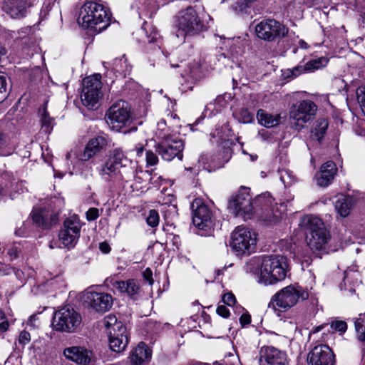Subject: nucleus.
<instances>
[{
    "label": "nucleus",
    "instance_id": "2f4dec72",
    "mask_svg": "<svg viewBox=\"0 0 365 365\" xmlns=\"http://www.w3.org/2000/svg\"><path fill=\"white\" fill-rule=\"evenodd\" d=\"M258 123L267 128H272L278 125L281 123L280 114L268 113L262 109H259L257 113Z\"/></svg>",
    "mask_w": 365,
    "mask_h": 365
},
{
    "label": "nucleus",
    "instance_id": "20e7f679",
    "mask_svg": "<svg viewBox=\"0 0 365 365\" xmlns=\"http://www.w3.org/2000/svg\"><path fill=\"white\" fill-rule=\"evenodd\" d=\"M78 21L83 27L101 31L110 24V14L103 5L88 1L81 8Z\"/></svg>",
    "mask_w": 365,
    "mask_h": 365
},
{
    "label": "nucleus",
    "instance_id": "7c9ffc66",
    "mask_svg": "<svg viewBox=\"0 0 365 365\" xmlns=\"http://www.w3.org/2000/svg\"><path fill=\"white\" fill-rule=\"evenodd\" d=\"M328 63V59L324 57L313 59L308 61L304 66H298L293 69V75L297 76L306 71H313L314 70L326 66Z\"/></svg>",
    "mask_w": 365,
    "mask_h": 365
},
{
    "label": "nucleus",
    "instance_id": "dca6fc26",
    "mask_svg": "<svg viewBox=\"0 0 365 365\" xmlns=\"http://www.w3.org/2000/svg\"><path fill=\"white\" fill-rule=\"evenodd\" d=\"M81 223L76 216L68 218L59 232V240L67 247H73L77 242L81 230Z\"/></svg>",
    "mask_w": 365,
    "mask_h": 365
},
{
    "label": "nucleus",
    "instance_id": "0e129e2a",
    "mask_svg": "<svg viewBox=\"0 0 365 365\" xmlns=\"http://www.w3.org/2000/svg\"><path fill=\"white\" fill-rule=\"evenodd\" d=\"M5 319V314L2 312L1 309H0V320H4Z\"/></svg>",
    "mask_w": 365,
    "mask_h": 365
},
{
    "label": "nucleus",
    "instance_id": "c85d7f7f",
    "mask_svg": "<svg viewBox=\"0 0 365 365\" xmlns=\"http://www.w3.org/2000/svg\"><path fill=\"white\" fill-rule=\"evenodd\" d=\"M361 283L360 273L354 268H348L344 272V282L341 287V289L344 287L345 290L353 294L355 292V288L359 287Z\"/></svg>",
    "mask_w": 365,
    "mask_h": 365
},
{
    "label": "nucleus",
    "instance_id": "a211bd4d",
    "mask_svg": "<svg viewBox=\"0 0 365 365\" xmlns=\"http://www.w3.org/2000/svg\"><path fill=\"white\" fill-rule=\"evenodd\" d=\"M307 361L309 365H336L333 351L325 344L312 349L308 354Z\"/></svg>",
    "mask_w": 365,
    "mask_h": 365
},
{
    "label": "nucleus",
    "instance_id": "603ef678",
    "mask_svg": "<svg viewBox=\"0 0 365 365\" xmlns=\"http://www.w3.org/2000/svg\"><path fill=\"white\" fill-rule=\"evenodd\" d=\"M143 276L145 280H146L150 285L153 284V279L152 278L153 272L150 268H147L143 273Z\"/></svg>",
    "mask_w": 365,
    "mask_h": 365
},
{
    "label": "nucleus",
    "instance_id": "e433bc0d",
    "mask_svg": "<svg viewBox=\"0 0 365 365\" xmlns=\"http://www.w3.org/2000/svg\"><path fill=\"white\" fill-rule=\"evenodd\" d=\"M39 113L42 128L45 132H49L53 128V118L49 116L46 107L40 109Z\"/></svg>",
    "mask_w": 365,
    "mask_h": 365
},
{
    "label": "nucleus",
    "instance_id": "6ab92c4d",
    "mask_svg": "<svg viewBox=\"0 0 365 365\" xmlns=\"http://www.w3.org/2000/svg\"><path fill=\"white\" fill-rule=\"evenodd\" d=\"M64 356L80 365H90L96 360L92 350L82 346H72L63 349Z\"/></svg>",
    "mask_w": 365,
    "mask_h": 365
},
{
    "label": "nucleus",
    "instance_id": "473e14b6",
    "mask_svg": "<svg viewBox=\"0 0 365 365\" xmlns=\"http://www.w3.org/2000/svg\"><path fill=\"white\" fill-rule=\"evenodd\" d=\"M354 205V200L349 196L341 195L336 200L334 207L341 217H346Z\"/></svg>",
    "mask_w": 365,
    "mask_h": 365
},
{
    "label": "nucleus",
    "instance_id": "72a5a7b5",
    "mask_svg": "<svg viewBox=\"0 0 365 365\" xmlns=\"http://www.w3.org/2000/svg\"><path fill=\"white\" fill-rule=\"evenodd\" d=\"M103 324L107 330L108 334H110V331H112V332L126 331V327L121 322H118L116 317L113 314H108L105 317Z\"/></svg>",
    "mask_w": 365,
    "mask_h": 365
},
{
    "label": "nucleus",
    "instance_id": "b1692460",
    "mask_svg": "<svg viewBox=\"0 0 365 365\" xmlns=\"http://www.w3.org/2000/svg\"><path fill=\"white\" fill-rule=\"evenodd\" d=\"M105 284L108 287L116 289L120 293H126L130 297L135 296L140 289L138 283L134 279H128L125 282L118 281L112 277L106 279Z\"/></svg>",
    "mask_w": 365,
    "mask_h": 365
},
{
    "label": "nucleus",
    "instance_id": "8fccbe9b",
    "mask_svg": "<svg viewBox=\"0 0 365 365\" xmlns=\"http://www.w3.org/2000/svg\"><path fill=\"white\" fill-rule=\"evenodd\" d=\"M250 322L251 317L247 312L242 314L240 317V323L242 327L249 324Z\"/></svg>",
    "mask_w": 365,
    "mask_h": 365
},
{
    "label": "nucleus",
    "instance_id": "f3484780",
    "mask_svg": "<svg viewBox=\"0 0 365 365\" xmlns=\"http://www.w3.org/2000/svg\"><path fill=\"white\" fill-rule=\"evenodd\" d=\"M287 354L272 346H262L259 351V365H286Z\"/></svg>",
    "mask_w": 365,
    "mask_h": 365
},
{
    "label": "nucleus",
    "instance_id": "f8f14e48",
    "mask_svg": "<svg viewBox=\"0 0 365 365\" xmlns=\"http://www.w3.org/2000/svg\"><path fill=\"white\" fill-rule=\"evenodd\" d=\"M101 75L95 74L85 78L83 81L81 101L88 109H96L98 107L101 96Z\"/></svg>",
    "mask_w": 365,
    "mask_h": 365
},
{
    "label": "nucleus",
    "instance_id": "a18cd8bd",
    "mask_svg": "<svg viewBox=\"0 0 365 365\" xmlns=\"http://www.w3.org/2000/svg\"><path fill=\"white\" fill-rule=\"evenodd\" d=\"M222 302L227 305L232 307L235 304L236 299L232 293L228 292L223 295Z\"/></svg>",
    "mask_w": 365,
    "mask_h": 365
},
{
    "label": "nucleus",
    "instance_id": "4468645a",
    "mask_svg": "<svg viewBox=\"0 0 365 365\" xmlns=\"http://www.w3.org/2000/svg\"><path fill=\"white\" fill-rule=\"evenodd\" d=\"M228 209L236 217H242L245 220L253 214L252 198L246 188L240 190L229 201Z\"/></svg>",
    "mask_w": 365,
    "mask_h": 365
},
{
    "label": "nucleus",
    "instance_id": "c9c22d12",
    "mask_svg": "<svg viewBox=\"0 0 365 365\" xmlns=\"http://www.w3.org/2000/svg\"><path fill=\"white\" fill-rule=\"evenodd\" d=\"M329 123L325 118H319L314 123L312 133V136L320 141L326 133Z\"/></svg>",
    "mask_w": 365,
    "mask_h": 365
},
{
    "label": "nucleus",
    "instance_id": "052dcab7",
    "mask_svg": "<svg viewBox=\"0 0 365 365\" xmlns=\"http://www.w3.org/2000/svg\"><path fill=\"white\" fill-rule=\"evenodd\" d=\"M299 45L302 48L307 49L308 48V44L304 40H300L299 41Z\"/></svg>",
    "mask_w": 365,
    "mask_h": 365
},
{
    "label": "nucleus",
    "instance_id": "864d4df0",
    "mask_svg": "<svg viewBox=\"0 0 365 365\" xmlns=\"http://www.w3.org/2000/svg\"><path fill=\"white\" fill-rule=\"evenodd\" d=\"M99 248L100 250L104 254H107L110 251V247L106 242L100 243Z\"/></svg>",
    "mask_w": 365,
    "mask_h": 365
},
{
    "label": "nucleus",
    "instance_id": "ddd939ff",
    "mask_svg": "<svg viewBox=\"0 0 365 365\" xmlns=\"http://www.w3.org/2000/svg\"><path fill=\"white\" fill-rule=\"evenodd\" d=\"M288 31L289 29L286 26L273 19H264L255 26L257 36L267 41H274L284 38Z\"/></svg>",
    "mask_w": 365,
    "mask_h": 365
},
{
    "label": "nucleus",
    "instance_id": "423d86ee",
    "mask_svg": "<svg viewBox=\"0 0 365 365\" xmlns=\"http://www.w3.org/2000/svg\"><path fill=\"white\" fill-rule=\"evenodd\" d=\"M108 126L115 131L128 133L131 130L126 129L132 123L130 108L124 101L113 103L106 114Z\"/></svg>",
    "mask_w": 365,
    "mask_h": 365
},
{
    "label": "nucleus",
    "instance_id": "f03ea898",
    "mask_svg": "<svg viewBox=\"0 0 365 365\" xmlns=\"http://www.w3.org/2000/svg\"><path fill=\"white\" fill-rule=\"evenodd\" d=\"M127 163H131L123 150L115 148L110 152L106 160L97 168V172L106 182L128 180L135 178L136 171L134 168L128 166Z\"/></svg>",
    "mask_w": 365,
    "mask_h": 365
},
{
    "label": "nucleus",
    "instance_id": "bb28decb",
    "mask_svg": "<svg viewBox=\"0 0 365 365\" xmlns=\"http://www.w3.org/2000/svg\"><path fill=\"white\" fill-rule=\"evenodd\" d=\"M336 173V167L334 162L328 161L321 167L320 172L316 175L317 185L321 187L328 186Z\"/></svg>",
    "mask_w": 365,
    "mask_h": 365
},
{
    "label": "nucleus",
    "instance_id": "79ce46f5",
    "mask_svg": "<svg viewBox=\"0 0 365 365\" xmlns=\"http://www.w3.org/2000/svg\"><path fill=\"white\" fill-rule=\"evenodd\" d=\"M331 328L336 331H339L341 334L344 333L347 329L346 323L344 321H334L331 324Z\"/></svg>",
    "mask_w": 365,
    "mask_h": 365
},
{
    "label": "nucleus",
    "instance_id": "a878e982",
    "mask_svg": "<svg viewBox=\"0 0 365 365\" xmlns=\"http://www.w3.org/2000/svg\"><path fill=\"white\" fill-rule=\"evenodd\" d=\"M31 216L33 222L43 229H48L58 222V216L46 210L34 209Z\"/></svg>",
    "mask_w": 365,
    "mask_h": 365
},
{
    "label": "nucleus",
    "instance_id": "0eeeda50",
    "mask_svg": "<svg viewBox=\"0 0 365 365\" xmlns=\"http://www.w3.org/2000/svg\"><path fill=\"white\" fill-rule=\"evenodd\" d=\"M257 234L244 226L237 227L231 235L230 247L237 255H250L255 250Z\"/></svg>",
    "mask_w": 365,
    "mask_h": 365
},
{
    "label": "nucleus",
    "instance_id": "3c124183",
    "mask_svg": "<svg viewBox=\"0 0 365 365\" xmlns=\"http://www.w3.org/2000/svg\"><path fill=\"white\" fill-rule=\"evenodd\" d=\"M157 128H158V130L159 131L158 133H157L158 135V137L159 138L160 135L161 136H163V135H167L164 131L166 128V123H165V120L162 119L160 120L158 124H157Z\"/></svg>",
    "mask_w": 365,
    "mask_h": 365
},
{
    "label": "nucleus",
    "instance_id": "58836bf2",
    "mask_svg": "<svg viewBox=\"0 0 365 365\" xmlns=\"http://www.w3.org/2000/svg\"><path fill=\"white\" fill-rule=\"evenodd\" d=\"M235 115L239 122L242 123H249L253 120L252 113L247 108H242Z\"/></svg>",
    "mask_w": 365,
    "mask_h": 365
},
{
    "label": "nucleus",
    "instance_id": "5701e85b",
    "mask_svg": "<svg viewBox=\"0 0 365 365\" xmlns=\"http://www.w3.org/2000/svg\"><path fill=\"white\" fill-rule=\"evenodd\" d=\"M171 66L183 68L180 75L185 79V83H187V88L190 89H192V85L200 81L202 76L200 64L197 61H193L187 64L181 62L180 65L172 64Z\"/></svg>",
    "mask_w": 365,
    "mask_h": 365
},
{
    "label": "nucleus",
    "instance_id": "09e8293b",
    "mask_svg": "<svg viewBox=\"0 0 365 365\" xmlns=\"http://www.w3.org/2000/svg\"><path fill=\"white\" fill-rule=\"evenodd\" d=\"M217 313L224 318H227L230 315V311L225 305H219L217 308Z\"/></svg>",
    "mask_w": 365,
    "mask_h": 365
},
{
    "label": "nucleus",
    "instance_id": "680f3d73",
    "mask_svg": "<svg viewBox=\"0 0 365 365\" xmlns=\"http://www.w3.org/2000/svg\"><path fill=\"white\" fill-rule=\"evenodd\" d=\"M31 31V28H25L24 29H22L20 32H19V35H20V38L24 39V36H21V33L22 34H26V33H29V31Z\"/></svg>",
    "mask_w": 365,
    "mask_h": 365
},
{
    "label": "nucleus",
    "instance_id": "2eb2a0df",
    "mask_svg": "<svg viewBox=\"0 0 365 365\" xmlns=\"http://www.w3.org/2000/svg\"><path fill=\"white\" fill-rule=\"evenodd\" d=\"M192 222L199 230L210 232L214 226L211 212L200 198H196L191 205Z\"/></svg>",
    "mask_w": 365,
    "mask_h": 365
},
{
    "label": "nucleus",
    "instance_id": "c756f323",
    "mask_svg": "<svg viewBox=\"0 0 365 365\" xmlns=\"http://www.w3.org/2000/svg\"><path fill=\"white\" fill-rule=\"evenodd\" d=\"M109 346L115 352H120L125 349L128 344L127 330L125 331H110L108 334Z\"/></svg>",
    "mask_w": 365,
    "mask_h": 365
},
{
    "label": "nucleus",
    "instance_id": "39448f33",
    "mask_svg": "<svg viewBox=\"0 0 365 365\" xmlns=\"http://www.w3.org/2000/svg\"><path fill=\"white\" fill-rule=\"evenodd\" d=\"M308 297L309 292L307 289L297 284H290L281 289L272 297L269 307L275 311L286 312L299 301L306 300Z\"/></svg>",
    "mask_w": 365,
    "mask_h": 365
},
{
    "label": "nucleus",
    "instance_id": "6e6d98bb",
    "mask_svg": "<svg viewBox=\"0 0 365 365\" xmlns=\"http://www.w3.org/2000/svg\"><path fill=\"white\" fill-rule=\"evenodd\" d=\"M225 96H226V94L224 96H218L215 99V103L220 104L221 106H224L225 105V103L224 102L225 99Z\"/></svg>",
    "mask_w": 365,
    "mask_h": 365
},
{
    "label": "nucleus",
    "instance_id": "7ed1b4c3",
    "mask_svg": "<svg viewBox=\"0 0 365 365\" xmlns=\"http://www.w3.org/2000/svg\"><path fill=\"white\" fill-rule=\"evenodd\" d=\"M307 227V242L313 253L320 256L328 253L329 242L331 240L329 232L326 228L323 221L317 216L309 215L305 218Z\"/></svg>",
    "mask_w": 365,
    "mask_h": 365
},
{
    "label": "nucleus",
    "instance_id": "aec40b11",
    "mask_svg": "<svg viewBox=\"0 0 365 365\" xmlns=\"http://www.w3.org/2000/svg\"><path fill=\"white\" fill-rule=\"evenodd\" d=\"M255 204L267 211V213L263 217V220L267 223L276 222L282 217V212L279 210L277 206L274 207V199L269 192L258 195L255 199Z\"/></svg>",
    "mask_w": 365,
    "mask_h": 365
},
{
    "label": "nucleus",
    "instance_id": "412c9836",
    "mask_svg": "<svg viewBox=\"0 0 365 365\" xmlns=\"http://www.w3.org/2000/svg\"><path fill=\"white\" fill-rule=\"evenodd\" d=\"M85 302L96 312H105L113 305V297L110 294L103 292H87Z\"/></svg>",
    "mask_w": 365,
    "mask_h": 365
},
{
    "label": "nucleus",
    "instance_id": "774afa93",
    "mask_svg": "<svg viewBox=\"0 0 365 365\" xmlns=\"http://www.w3.org/2000/svg\"><path fill=\"white\" fill-rule=\"evenodd\" d=\"M2 143V135L0 133V145Z\"/></svg>",
    "mask_w": 365,
    "mask_h": 365
},
{
    "label": "nucleus",
    "instance_id": "e2e57ef3",
    "mask_svg": "<svg viewBox=\"0 0 365 365\" xmlns=\"http://www.w3.org/2000/svg\"><path fill=\"white\" fill-rule=\"evenodd\" d=\"M6 54V49L0 43V56Z\"/></svg>",
    "mask_w": 365,
    "mask_h": 365
},
{
    "label": "nucleus",
    "instance_id": "4be33fe9",
    "mask_svg": "<svg viewBox=\"0 0 365 365\" xmlns=\"http://www.w3.org/2000/svg\"><path fill=\"white\" fill-rule=\"evenodd\" d=\"M110 138L106 135H101L94 137L88 140L83 152L81 154V160L87 161L106 149L110 145Z\"/></svg>",
    "mask_w": 365,
    "mask_h": 365
},
{
    "label": "nucleus",
    "instance_id": "69168bd1",
    "mask_svg": "<svg viewBox=\"0 0 365 365\" xmlns=\"http://www.w3.org/2000/svg\"><path fill=\"white\" fill-rule=\"evenodd\" d=\"M103 66L105 68H108L110 66L109 63L103 62Z\"/></svg>",
    "mask_w": 365,
    "mask_h": 365
},
{
    "label": "nucleus",
    "instance_id": "cd10ccee",
    "mask_svg": "<svg viewBox=\"0 0 365 365\" xmlns=\"http://www.w3.org/2000/svg\"><path fill=\"white\" fill-rule=\"evenodd\" d=\"M151 350L145 343H140L130 354L131 365H142L151 359Z\"/></svg>",
    "mask_w": 365,
    "mask_h": 365
},
{
    "label": "nucleus",
    "instance_id": "49530a36",
    "mask_svg": "<svg viewBox=\"0 0 365 365\" xmlns=\"http://www.w3.org/2000/svg\"><path fill=\"white\" fill-rule=\"evenodd\" d=\"M99 216V210L98 208L91 207L86 212V218L88 221L96 220Z\"/></svg>",
    "mask_w": 365,
    "mask_h": 365
},
{
    "label": "nucleus",
    "instance_id": "c03bdc74",
    "mask_svg": "<svg viewBox=\"0 0 365 365\" xmlns=\"http://www.w3.org/2000/svg\"><path fill=\"white\" fill-rule=\"evenodd\" d=\"M280 180L284 186L289 185L292 181L291 173L288 170H282L280 172Z\"/></svg>",
    "mask_w": 365,
    "mask_h": 365
},
{
    "label": "nucleus",
    "instance_id": "9d476101",
    "mask_svg": "<svg viewBox=\"0 0 365 365\" xmlns=\"http://www.w3.org/2000/svg\"><path fill=\"white\" fill-rule=\"evenodd\" d=\"M317 111V105L311 100H302L292 105L289 118L295 129H302L305 124L313 120Z\"/></svg>",
    "mask_w": 365,
    "mask_h": 365
},
{
    "label": "nucleus",
    "instance_id": "4c0bfd02",
    "mask_svg": "<svg viewBox=\"0 0 365 365\" xmlns=\"http://www.w3.org/2000/svg\"><path fill=\"white\" fill-rule=\"evenodd\" d=\"M361 315L359 314V316ZM354 325L358 340L365 343V320L359 317L355 319Z\"/></svg>",
    "mask_w": 365,
    "mask_h": 365
},
{
    "label": "nucleus",
    "instance_id": "f257e3e1",
    "mask_svg": "<svg viewBox=\"0 0 365 365\" xmlns=\"http://www.w3.org/2000/svg\"><path fill=\"white\" fill-rule=\"evenodd\" d=\"M259 283L274 284L284 279L288 271L287 258L282 255L265 256L251 259L246 265Z\"/></svg>",
    "mask_w": 365,
    "mask_h": 365
},
{
    "label": "nucleus",
    "instance_id": "13d9d810",
    "mask_svg": "<svg viewBox=\"0 0 365 365\" xmlns=\"http://www.w3.org/2000/svg\"><path fill=\"white\" fill-rule=\"evenodd\" d=\"M135 151H136V155L138 156H141L143 153V146L142 145H139L136 146Z\"/></svg>",
    "mask_w": 365,
    "mask_h": 365
},
{
    "label": "nucleus",
    "instance_id": "f704fd0d",
    "mask_svg": "<svg viewBox=\"0 0 365 365\" xmlns=\"http://www.w3.org/2000/svg\"><path fill=\"white\" fill-rule=\"evenodd\" d=\"M112 68L115 73L125 77L130 73L132 66L128 63L127 58L123 55L121 58H115L113 61Z\"/></svg>",
    "mask_w": 365,
    "mask_h": 365
},
{
    "label": "nucleus",
    "instance_id": "393cba45",
    "mask_svg": "<svg viewBox=\"0 0 365 365\" xmlns=\"http://www.w3.org/2000/svg\"><path fill=\"white\" fill-rule=\"evenodd\" d=\"M38 2V0H7L6 11L12 18H21L26 15L29 8Z\"/></svg>",
    "mask_w": 365,
    "mask_h": 365
},
{
    "label": "nucleus",
    "instance_id": "6e6552de",
    "mask_svg": "<svg viewBox=\"0 0 365 365\" xmlns=\"http://www.w3.org/2000/svg\"><path fill=\"white\" fill-rule=\"evenodd\" d=\"M175 26L178 27L177 37L185 38L194 35L202 30L203 23L192 7L180 11L176 16Z\"/></svg>",
    "mask_w": 365,
    "mask_h": 365
},
{
    "label": "nucleus",
    "instance_id": "de8ad7c7",
    "mask_svg": "<svg viewBox=\"0 0 365 365\" xmlns=\"http://www.w3.org/2000/svg\"><path fill=\"white\" fill-rule=\"evenodd\" d=\"M31 341L30 334L26 331H23L20 333L19 341L20 344L25 345Z\"/></svg>",
    "mask_w": 365,
    "mask_h": 365
},
{
    "label": "nucleus",
    "instance_id": "4d7b16f0",
    "mask_svg": "<svg viewBox=\"0 0 365 365\" xmlns=\"http://www.w3.org/2000/svg\"><path fill=\"white\" fill-rule=\"evenodd\" d=\"M9 328V323L7 321H3L0 323V330L2 331H6Z\"/></svg>",
    "mask_w": 365,
    "mask_h": 365
},
{
    "label": "nucleus",
    "instance_id": "9b49d317",
    "mask_svg": "<svg viewBox=\"0 0 365 365\" xmlns=\"http://www.w3.org/2000/svg\"><path fill=\"white\" fill-rule=\"evenodd\" d=\"M161 141L155 145V152L160 155L163 160L170 161L175 158L182 160L184 143L178 137L170 135H160Z\"/></svg>",
    "mask_w": 365,
    "mask_h": 365
},
{
    "label": "nucleus",
    "instance_id": "5fc2aeb1",
    "mask_svg": "<svg viewBox=\"0 0 365 365\" xmlns=\"http://www.w3.org/2000/svg\"><path fill=\"white\" fill-rule=\"evenodd\" d=\"M158 36V31L155 29H153V31L151 33V35L148 36V42L149 43H153V42L157 41Z\"/></svg>",
    "mask_w": 365,
    "mask_h": 365
},
{
    "label": "nucleus",
    "instance_id": "338daca9",
    "mask_svg": "<svg viewBox=\"0 0 365 365\" xmlns=\"http://www.w3.org/2000/svg\"><path fill=\"white\" fill-rule=\"evenodd\" d=\"M71 153H68L66 155V159L69 160L71 158Z\"/></svg>",
    "mask_w": 365,
    "mask_h": 365
},
{
    "label": "nucleus",
    "instance_id": "a19ab883",
    "mask_svg": "<svg viewBox=\"0 0 365 365\" xmlns=\"http://www.w3.org/2000/svg\"><path fill=\"white\" fill-rule=\"evenodd\" d=\"M145 160H146V165L148 166H153L158 164V158L156 153L153 152L152 150H147L145 153Z\"/></svg>",
    "mask_w": 365,
    "mask_h": 365
},
{
    "label": "nucleus",
    "instance_id": "1a4fd4ad",
    "mask_svg": "<svg viewBox=\"0 0 365 365\" xmlns=\"http://www.w3.org/2000/svg\"><path fill=\"white\" fill-rule=\"evenodd\" d=\"M81 322V315L73 307L66 306L55 312L52 327L58 331L71 333L78 327Z\"/></svg>",
    "mask_w": 365,
    "mask_h": 365
},
{
    "label": "nucleus",
    "instance_id": "bf43d9fd",
    "mask_svg": "<svg viewBox=\"0 0 365 365\" xmlns=\"http://www.w3.org/2000/svg\"><path fill=\"white\" fill-rule=\"evenodd\" d=\"M8 254L11 257H14V258H16L18 256V252H17V250L16 249H11L9 250L8 252Z\"/></svg>",
    "mask_w": 365,
    "mask_h": 365
},
{
    "label": "nucleus",
    "instance_id": "37998d69",
    "mask_svg": "<svg viewBox=\"0 0 365 365\" xmlns=\"http://www.w3.org/2000/svg\"><path fill=\"white\" fill-rule=\"evenodd\" d=\"M6 76L0 73V103L2 102L6 97Z\"/></svg>",
    "mask_w": 365,
    "mask_h": 365
},
{
    "label": "nucleus",
    "instance_id": "ea45409f",
    "mask_svg": "<svg viewBox=\"0 0 365 365\" xmlns=\"http://www.w3.org/2000/svg\"><path fill=\"white\" fill-rule=\"evenodd\" d=\"M160 217L158 212L155 210H150L146 218L147 224L152 227H155L158 225Z\"/></svg>",
    "mask_w": 365,
    "mask_h": 365
}]
</instances>
